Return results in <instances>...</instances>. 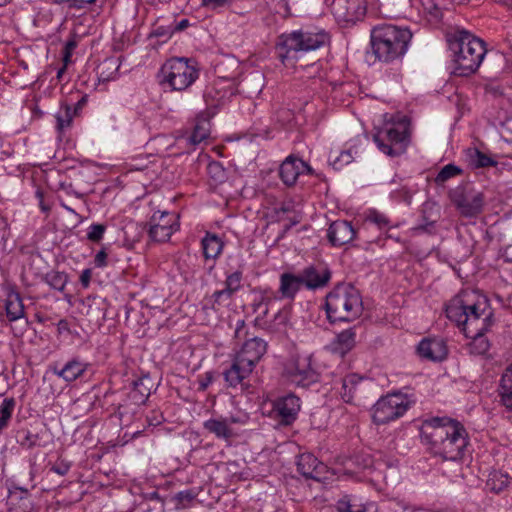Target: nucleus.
Segmentation results:
<instances>
[{"label":"nucleus","instance_id":"nucleus-1","mask_svg":"<svg viewBox=\"0 0 512 512\" xmlns=\"http://www.w3.org/2000/svg\"><path fill=\"white\" fill-rule=\"evenodd\" d=\"M446 314L467 338L472 339L470 350L473 354L483 355L489 350L490 343L485 333L492 326L493 313L485 296L476 291H462L450 300Z\"/></svg>","mask_w":512,"mask_h":512},{"label":"nucleus","instance_id":"nucleus-2","mask_svg":"<svg viewBox=\"0 0 512 512\" xmlns=\"http://www.w3.org/2000/svg\"><path fill=\"white\" fill-rule=\"evenodd\" d=\"M421 439L433 455L446 461L460 460L469 443L463 424L448 417L426 419L421 427Z\"/></svg>","mask_w":512,"mask_h":512},{"label":"nucleus","instance_id":"nucleus-3","mask_svg":"<svg viewBox=\"0 0 512 512\" xmlns=\"http://www.w3.org/2000/svg\"><path fill=\"white\" fill-rule=\"evenodd\" d=\"M411 38L407 27L379 24L370 33L371 53L379 62H396L406 54Z\"/></svg>","mask_w":512,"mask_h":512},{"label":"nucleus","instance_id":"nucleus-4","mask_svg":"<svg viewBox=\"0 0 512 512\" xmlns=\"http://www.w3.org/2000/svg\"><path fill=\"white\" fill-rule=\"evenodd\" d=\"M455 62L454 73L468 76L474 73L486 55L485 43L466 30H458L450 40Z\"/></svg>","mask_w":512,"mask_h":512},{"label":"nucleus","instance_id":"nucleus-5","mask_svg":"<svg viewBox=\"0 0 512 512\" xmlns=\"http://www.w3.org/2000/svg\"><path fill=\"white\" fill-rule=\"evenodd\" d=\"M325 309L330 322L353 321L362 313L361 295L353 285L339 284L327 294Z\"/></svg>","mask_w":512,"mask_h":512},{"label":"nucleus","instance_id":"nucleus-6","mask_svg":"<svg viewBox=\"0 0 512 512\" xmlns=\"http://www.w3.org/2000/svg\"><path fill=\"white\" fill-rule=\"evenodd\" d=\"M200 76L199 64L191 58L171 57L157 73L158 83L170 91H186Z\"/></svg>","mask_w":512,"mask_h":512},{"label":"nucleus","instance_id":"nucleus-7","mask_svg":"<svg viewBox=\"0 0 512 512\" xmlns=\"http://www.w3.org/2000/svg\"><path fill=\"white\" fill-rule=\"evenodd\" d=\"M408 125L404 115H385L383 124L376 129L373 136L378 149L391 157L404 153L409 141Z\"/></svg>","mask_w":512,"mask_h":512},{"label":"nucleus","instance_id":"nucleus-8","mask_svg":"<svg viewBox=\"0 0 512 512\" xmlns=\"http://www.w3.org/2000/svg\"><path fill=\"white\" fill-rule=\"evenodd\" d=\"M328 37L324 31L296 30L278 37L277 54L283 64L300 52L317 50L325 45Z\"/></svg>","mask_w":512,"mask_h":512},{"label":"nucleus","instance_id":"nucleus-9","mask_svg":"<svg viewBox=\"0 0 512 512\" xmlns=\"http://www.w3.org/2000/svg\"><path fill=\"white\" fill-rule=\"evenodd\" d=\"M415 403L412 395L393 392L381 397L373 406V421L386 424L402 417Z\"/></svg>","mask_w":512,"mask_h":512},{"label":"nucleus","instance_id":"nucleus-10","mask_svg":"<svg viewBox=\"0 0 512 512\" xmlns=\"http://www.w3.org/2000/svg\"><path fill=\"white\" fill-rule=\"evenodd\" d=\"M150 201L143 200V204L135 208L139 220L142 216L150 217L149 236L153 241L165 242L178 229L177 215L166 211H153Z\"/></svg>","mask_w":512,"mask_h":512},{"label":"nucleus","instance_id":"nucleus-11","mask_svg":"<svg viewBox=\"0 0 512 512\" xmlns=\"http://www.w3.org/2000/svg\"><path fill=\"white\" fill-rule=\"evenodd\" d=\"M283 376L299 387H308L318 381V373L313 366L311 354H296L283 365Z\"/></svg>","mask_w":512,"mask_h":512},{"label":"nucleus","instance_id":"nucleus-12","mask_svg":"<svg viewBox=\"0 0 512 512\" xmlns=\"http://www.w3.org/2000/svg\"><path fill=\"white\" fill-rule=\"evenodd\" d=\"M331 10L338 22L355 23L366 13V0H333Z\"/></svg>","mask_w":512,"mask_h":512},{"label":"nucleus","instance_id":"nucleus-13","mask_svg":"<svg viewBox=\"0 0 512 512\" xmlns=\"http://www.w3.org/2000/svg\"><path fill=\"white\" fill-rule=\"evenodd\" d=\"M248 416H229V417H215L206 420L203 427L210 433L214 434L219 439L229 440L237 435L233 425L247 423Z\"/></svg>","mask_w":512,"mask_h":512},{"label":"nucleus","instance_id":"nucleus-14","mask_svg":"<svg viewBox=\"0 0 512 512\" xmlns=\"http://www.w3.org/2000/svg\"><path fill=\"white\" fill-rule=\"evenodd\" d=\"M416 353L422 360L441 362L448 355V347L440 337H425L418 343Z\"/></svg>","mask_w":512,"mask_h":512},{"label":"nucleus","instance_id":"nucleus-15","mask_svg":"<svg viewBox=\"0 0 512 512\" xmlns=\"http://www.w3.org/2000/svg\"><path fill=\"white\" fill-rule=\"evenodd\" d=\"M299 275L303 286L312 291L326 287L331 279V271L322 265H309Z\"/></svg>","mask_w":512,"mask_h":512},{"label":"nucleus","instance_id":"nucleus-16","mask_svg":"<svg viewBox=\"0 0 512 512\" xmlns=\"http://www.w3.org/2000/svg\"><path fill=\"white\" fill-rule=\"evenodd\" d=\"M266 351L267 343L261 338L254 337L244 342L235 358L254 369Z\"/></svg>","mask_w":512,"mask_h":512},{"label":"nucleus","instance_id":"nucleus-17","mask_svg":"<svg viewBox=\"0 0 512 512\" xmlns=\"http://www.w3.org/2000/svg\"><path fill=\"white\" fill-rule=\"evenodd\" d=\"M310 173V166L295 156H288L282 162L279 169L280 178L287 186L294 185L300 175Z\"/></svg>","mask_w":512,"mask_h":512},{"label":"nucleus","instance_id":"nucleus-18","mask_svg":"<svg viewBox=\"0 0 512 512\" xmlns=\"http://www.w3.org/2000/svg\"><path fill=\"white\" fill-rule=\"evenodd\" d=\"M356 236L352 224L345 220H337L330 224L327 238L331 245L338 247L350 243Z\"/></svg>","mask_w":512,"mask_h":512},{"label":"nucleus","instance_id":"nucleus-19","mask_svg":"<svg viewBox=\"0 0 512 512\" xmlns=\"http://www.w3.org/2000/svg\"><path fill=\"white\" fill-rule=\"evenodd\" d=\"M454 203L462 215L473 217L482 211L484 196L480 192L462 193L455 196Z\"/></svg>","mask_w":512,"mask_h":512},{"label":"nucleus","instance_id":"nucleus-20","mask_svg":"<svg viewBox=\"0 0 512 512\" xmlns=\"http://www.w3.org/2000/svg\"><path fill=\"white\" fill-rule=\"evenodd\" d=\"M300 399L294 394L278 398L274 403V411L285 424H290L296 419L300 410Z\"/></svg>","mask_w":512,"mask_h":512},{"label":"nucleus","instance_id":"nucleus-21","mask_svg":"<svg viewBox=\"0 0 512 512\" xmlns=\"http://www.w3.org/2000/svg\"><path fill=\"white\" fill-rule=\"evenodd\" d=\"M5 311L9 321L24 318L25 308L20 294L11 286L5 288Z\"/></svg>","mask_w":512,"mask_h":512},{"label":"nucleus","instance_id":"nucleus-22","mask_svg":"<svg viewBox=\"0 0 512 512\" xmlns=\"http://www.w3.org/2000/svg\"><path fill=\"white\" fill-rule=\"evenodd\" d=\"M229 93L223 81H215L207 85L203 94L207 109L212 110L218 108L225 102Z\"/></svg>","mask_w":512,"mask_h":512},{"label":"nucleus","instance_id":"nucleus-23","mask_svg":"<svg viewBox=\"0 0 512 512\" xmlns=\"http://www.w3.org/2000/svg\"><path fill=\"white\" fill-rule=\"evenodd\" d=\"M302 287L300 275L289 272L280 275L278 290L282 298L293 300Z\"/></svg>","mask_w":512,"mask_h":512},{"label":"nucleus","instance_id":"nucleus-24","mask_svg":"<svg viewBox=\"0 0 512 512\" xmlns=\"http://www.w3.org/2000/svg\"><path fill=\"white\" fill-rule=\"evenodd\" d=\"M242 287V272L235 271L226 276L225 288L213 293L214 302L221 304L225 300H229L232 295L239 291Z\"/></svg>","mask_w":512,"mask_h":512},{"label":"nucleus","instance_id":"nucleus-25","mask_svg":"<svg viewBox=\"0 0 512 512\" xmlns=\"http://www.w3.org/2000/svg\"><path fill=\"white\" fill-rule=\"evenodd\" d=\"M88 364L79 359L68 361L62 368L53 367L52 372L66 382L78 379L87 370Z\"/></svg>","mask_w":512,"mask_h":512},{"label":"nucleus","instance_id":"nucleus-26","mask_svg":"<svg viewBox=\"0 0 512 512\" xmlns=\"http://www.w3.org/2000/svg\"><path fill=\"white\" fill-rule=\"evenodd\" d=\"M252 371L253 369L247 366V364L234 358L231 367L223 374L228 386L235 388L248 378Z\"/></svg>","mask_w":512,"mask_h":512},{"label":"nucleus","instance_id":"nucleus-27","mask_svg":"<svg viewBox=\"0 0 512 512\" xmlns=\"http://www.w3.org/2000/svg\"><path fill=\"white\" fill-rule=\"evenodd\" d=\"M28 495L29 491L26 488L19 486L9 488L7 505L10 512H28L30 509Z\"/></svg>","mask_w":512,"mask_h":512},{"label":"nucleus","instance_id":"nucleus-28","mask_svg":"<svg viewBox=\"0 0 512 512\" xmlns=\"http://www.w3.org/2000/svg\"><path fill=\"white\" fill-rule=\"evenodd\" d=\"M362 138L358 137L350 141V146L346 150L332 151L329 159L333 167L337 170L343 168L354 160V156L358 154L357 145L361 144Z\"/></svg>","mask_w":512,"mask_h":512},{"label":"nucleus","instance_id":"nucleus-29","mask_svg":"<svg viewBox=\"0 0 512 512\" xmlns=\"http://www.w3.org/2000/svg\"><path fill=\"white\" fill-rule=\"evenodd\" d=\"M210 135V122L204 117H198L191 135L182 137L180 141H185L193 149L206 140Z\"/></svg>","mask_w":512,"mask_h":512},{"label":"nucleus","instance_id":"nucleus-30","mask_svg":"<svg viewBox=\"0 0 512 512\" xmlns=\"http://www.w3.org/2000/svg\"><path fill=\"white\" fill-rule=\"evenodd\" d=\"M297 467L298 471L307 478H317L324 468L318 459L310 453L299 456Z\"/></svg>","mask_w":512,"mask_h":512},{"label":"nucleus","instance_id":"nucleus-31","mask_svg":"<svg viewBox=\"0 0 512 512\" xmlns=\"http://www.w3.org/2000/svg\"><path fill=\"white\" fill-rule=\"evenodd\" d=\"M464 158L467 164L473 169L496 166L497 164L489 155L474 147L464 150Z\"/></svg>","mask_w":512,"mask_h":512},{"label":"nucleus","instance_id":"nucleus-32","mask_svg":"<svg viewBox=\"0 0 512 512\" xmlns=\"http://www.w3.org/2000/svg\"><path fill=\"white\" fill-rule=\"evenodd\" d=\"M153 384L152 380L145 376L133 383V387L130 388V400L135 404L140 405L145 403L151 394Z\"/></svg>","mask_w":512,"mask_h":512},{"label":"nucleus","instance_id":"nucleus-33","mask_svg":"<svg viewBox=\"0 0 512 512\" xmlns=\"http://www.w3.org/2000/svg\"><path fill=\"white\" fill-rule=\"evenodd\" d=\"M371 504H365L353 495H344L336 502L337 512H370Z\"/></svg>","mask_w":512,"mask_h":512},{"label":"nucleus","instance_id":"nucleus-34","mask_svg":"<svg viewBox=\"0 0 512 512\" xmlns=\"http://www.w3.org/2000/svg\"><path fill=\"white\" fill-rule=\"evenodd\" d=\"M500 397L504 407L512 412V363L504 370L501 376Z\"/></svg>","mask_w":512,"mask_h":512},{"label":"nucleus","instance_id":"nucleus-35","mask_svg":"<svg viewBox=\"0 0 512 512\" xmlns=\"http://www.w3.org/2000/svg\"><path fill=\"white\" fill-rule=\"evenodd\" d=\"M362 380L363 378L357 374H348L342 379L339 393L344 402L352 403L355 392Z\"/></svg>","mask_w":512,"mask_h":512},{"label":"nucleus","instance_id":"nucleus-36","mask_svg":"<svg viewBox=\"0 0 512 512\" xmlns=\"http://www.w3.org/2000/svg\"><path fill=\"white\" fill-rule=\"evenodd\" d=\"M355 336L356 334L353 329H346L340 332L333 342L334 352L341 356L349 352L355 345Z\"/></svg>","mask_w":512,"mask_h":512},{"label":"nucleus","instance_id":"nucleus-37","mask_svg":"<svg viewBox=\"0 0 512 512\" xmlns=\"http://www.w3.org/2000/svg\"><path fill=\"white\" fill-rule=\"evenodd\" d=\"M222 240L215 234L207 233L202 239L203 254L206 259H216L223 250Z\"/></svg>","mask_w":512,"mask_h":512},{"label":"nucleus","instance_id":"nucleus-38","mask_svg":"<svg viewBox=\"0 0 512 512\" xmlns=\"http://www.w3.org/2000/svg\"><path fill=\"white\" fill-rule=\"evenodd\" d=\"M486 485L490 491L500 493L508 487L509 476L501 471H493L489 474Z\"/></svg>","mask_w":512,"mask_h":512},{"label":"nucleus","instance_id":"nucleus-39","mask_svg":"<svg viewBox=\"0 0 512 512\" xmlns=\"http://www.w3.org/2000/svg\"><path fill=\"white\" fill-rule=\"evenodd\" d=\"M52 21V13L47 4H38L34 6L33 25L35 27H45Z\"/></svg>","mask_w":512,"mask_h":512},{"label":"nucleus","instance_id":"nucleus-40","mask_svg":"<svg viewBox=\"0 0 512 512\" xmlns=\"http://www.w3.org/2000/svg\"><path fill=\"white\" fill-rule=\"evenodd\" d=\"M119 67L120 65L117 59L110 58L105 60L101 66L99 80L110 81L116 79Z\"/></svg>","mask_w":512,"mask_h":512},{"label":"nucleus","instance_id":"nucleus-41","mask_svg":"<svg viewBox=\"0 0 512 512\" xmlns=\"http://www.w3.org/2000/svg\"><path fill=\"white\" fill-rule=\"evenodd\" d=\"M56 117V128L62 132L67 129L73 120V111L69 106H62L55 115Z\"/></svg>","mask_w":512,"mask_h":512},{"label":"nucleus","instance_id":"nucleus-42","mask_svg":"<svg viewBox=\"0 0 512 512\" xmlns=\"http://www.w3.org/2000/svg\"><path fill=\"white\" fill-rule=\"evenodd\" d=\"M15 401L12 398H6L0 405V430L5 428L14 411Z\"/></svg>","mask_w":512,"mask_h":512},{"label":"nucleus","instance_id":"nucleus-43","mask_svg":"<svg viewBox=\"0 0 512 512\" xmlns=\"http://www.w3.org/2000/svg\"><path fill=\"white\" fill-rule=\"evenodd\" d=\"M461 169L454 164L445 165L437 174L435 181L437 184H443L447 180L456 177L461 173Z\"/></svg>","mask_w":512,"mask_h":512},{"label":"nucleus","instance_id":"nucleus-44","mask_svg":"<svg viewBox=\"0 0 512 512\" xmlns=\"http://www.w3.org/2000/svg\"><path fill=\"white\" fill-rule=\"evenodd\" d=\"M68 282V277L63 272H52L47 275V283L55 290L63 291Z\"/></svg>","mask_w":512,"mask_h":512},{"label":"nucleus","instance_id":"nucleus-45","mask_svg":"<svg viewBox=\"0 0 512 512\" xmlns=\"http://www.w3.org/2000/svg\"><path fill=\"white\" fill-rule=\"evenodd\" d=\"M367 221L376 225L380 230L383 229H390L393 227L390 225V220L388 217L378 211H370V213L367 216Z\"/></svg>","mask_w":512,"mask_h":512},{"label":"nucleus","instance_id":"nucleus-46","mask_svg":"<svg viewBox=\"0 0 512 512\" xmlns=\"http://www.w3.org/2000/svg\"><path fill=\"white\" fill-rule=\"evenodd\" d=\"M412 5L422 8L424 12L437 17L439 8L436 0H410Z\"/></svg>","mask_w":512,"mask_h":512},{"label":"nucleus","instance_id":"nucleus-47","mask_svg":"<svg viewBox=\"0 0 512 512\" xmlns=\"http://www.w3.org/2000/svg\"><path fill=\"white\" fill-rule=\"evenodd\" d=\"M105 231V225L98 223L91 224L87 230V238L92 242H98L103 238Z\"/></svg>","mask_w":512,"mask_h":512},{"label":"nucleus","instance_id":"nucleus-48","mask_svg":"<svg viewBox=\"0 0 512 512\" xmlns=\"http://www.w3.org/2000/svg\"><path fill=\"white\" fill-rule=\"evenodd\" d=\"M228 4V0H201V6L210 9L216 10L222 8Z\"/></svg>","mask_w":512,"mask_h":512},{"label":"nucleus","instance_id":"nucleus-49","mask_svg":"<svg viewBox=\"0 0 512 512\" xmlns=\"http://www.w3.org/2000/svg\"><path fill=\"white\" fill-rule=\"evenodd\" d=\"M190 25L188 19H182L179 22L175 23L173 26H169V36H172L175 32L183 31Z\"/></svg>","mask_w":512,"mask_h":512},{"label":"nucleus","instance_id":"nucleus-50","mask_svg":"<svg viewBox=\"0 0 512 512\" xmlns=\"http://www.w3.org/2000/svg\"><path fill=\"white\" fill-rule=\"evenodd\" d=\"M69 469H70V465H69L68 463H66V462H63V461H62V462H59V463H56V464L51 468V470H52L54 473H56V474H58V475H60V476H64V475H66V474L68 473Z\"/></svg>","mask_w":512,"mask_h":512},{"label":"nucleus","instance_id":"nucleus-51","mask_svg":"<svg viewBox=\"0 0 512 512\" xmlns=\"http://www.w3.org/2000/svg\"><path fill=\"white\" fill-rule=\"evenodd\" d=\"M92 277V270L90 268L84 269L80 275V282L84 288H88Z\"/></svg>","mask_w":512,"mask_h":512},{"label":"nucleus","instance_id":"nucleus-52","mask_svg":"<svg viewBox=\"0 0 512 512\" xmlns=\"http://www.w3.org/2000/svg\"><path fill=\"white\" fill-rule=\"evenodd\" d=\"M106 258H107L106 253L103 250L99 251L94 258L95 265L97 267L106 266Z\"/></svg>","mask_w":512,"mask_h":512},{"label":"nucleus","instance_id":"nucleus-53","mask_svg":"<svg viewBox=\"0 0 512 512\" xmlns=\"http://www.w3.org/2000/svg\"><path fill=\"white\" fill-rule=\"evenodd\" d=\"M59 204L62 208H64L68 213H70L71 215H73L76 219H77V222L78 223H82L83 222V218L73 209L71 208L70 206L66 205L64 203V201H62L61 199L59 200Z\"/></svg>","mask_w":512,"mask_h":512},{"label":"nucleus","instance_id":"nucleus-54","mask_svg":"<svg viewBox=\"0 0 512 512\" xmlns=\"http://www.w3.org/2000/svg\"><path fill=\"white\" fill-rule=\"evenodd\" d=\"M36 196L39 199V207H40L41 211L48 214L51 210V206L44 202L43 195L41 192L38 191L36 193Z\"/></svg>","mask_w":512,"mask_h":512},{"label":"nucleus","instance_id":"nucleus-55","mask_svg":"<svg viewBox=\"0 0 512 512\" xmlns=\"http://www.w3.org/2000/svg\"><path fill=\"white\" fill-rule=\"evenodd\" d=\"M208 169H209V172H210V173H214V174H215V176H216L217 174H223L222 167H221V166H220V164H219V163H217V162H212V163H210V164H209V166H208Z\"/></svg>","mask_w":512,"mask_h":512},{"label":"nucleus","instance_id":"nucleus-56","mask_svg":"<svg viewBox=\"0 0 512 512\" xmlns=\"http://www.w3.org/2000/svg\"><path fill=\"white\" fill-rule=\"evenodd\" d=\"M212 380H213L212 374L207 372L205 374V379H203L200 382V388L203 389V390L206 389L212 383Z\"/></svg>","mask_w":512,"mask_h":512},{"label":"nucleus","instance_id":"nucleus-57","mask_svg":"<svg viewBox=\"0 0 512 512\" xmlns=\"http://www.w3.org/2000/svg\"><path fill=\"white\" fill-rule=\"evenodd\" d=\"M96 0H73V5L77 6V7H83L87 4H91L93 2H95Z\"/></svg>","mask_w":512,"mask_h":512},{"label":"nucleus","instance_id":"nucleus-58","mask_svg":"<svg viewBox=\"0 0 512 512\" xmlns=\"http://www.w3.org/2000/svg\"><path fill=\"white\" fill-rule=\"evenodd\" d=\"M155 33H156V35H158V36H167V37H170V36L168 35V33H169V28H168L166 31H164V30L162 29V27H158V28L156 29V32H155Z\"/></svg>","mask_w":512,"mask_h":512},{"label":"nucleus","instance_id":"nucleus-59","mask_svg":"<svg viewBox=\"0 0 512 512\" xmlns=\"http://www.w3.org/2000/svg\"><path fill=\"white\" fill-rule=\"evenodd\" d=\"M60 188L65 190L67 194H72L71 186H65L63 183L60 184Z\"/></svg>","mask_w":512,"mask_h":512},{"label":"nucleus","instance_id":"nucleus-60","mask_svg":"<svg viewBox=\"0 0 512 512\" xmlns=\"http://www.w3.org/2000/svg\"><path fill=\"white\" fill-rule=\"evenodd\" d=\"M64 72H65V67H62L61 69H59L57 72V78L61 79Z\"/></svg>","mask_w":512,"mask_h":512},{"label":"nucleus","instance_id":"nucleus-61","mask_svg":"<svg viewBox=\"0 0 512 512\" xmlns=\"http://www.w3.org/2000/svg\"><path fill=\"white\" fill-rule=\"evenodd\" d=\"M11 0H0V6H4L9 3Z\"/></svg>","mask_w":512,"mask_h":512},{"label":"nucleus","instance_id":"nucleus-62","mask_svg":"<svg viewBox=\"0 0 512 512\" xmlns=\"http://www.w3.org/2000/svg\"><path fill=\"white\" fill-rule=\"evenodd\" d=\"M125 318L128 319V308H125Z\"/></svg>","mask_w":512,"mask_h":512}]
</instances>
